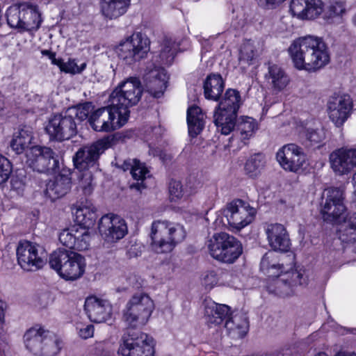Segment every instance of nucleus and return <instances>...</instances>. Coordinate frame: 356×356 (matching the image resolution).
Returning a JSON list of instances; mask_svg holds the SVG:
<instances>
[{"label": "nucleus", "mask_w": 356, "mask_h": 356, "mask_svg": "<svg viewBox=\"0 0 356 356\" xmlns=\"http://www.w3.org/2000/svg\"><path fill=\"white\" fill-rule=\"evenodd\" d=\"M118 107L110 105L97 108L90 114L88 124L97 132H112L122 127L126 123V117L120 114Z\"/></svg>", "instance_id": "ddd939ff"}, {"label": "nucleus", "mask_w": 356, "mask_h": 356, "mask_svg": "<svg viewBox=\"0 0 356 356\" xmlns=\"http://www.w3.org/2000/svg\"><path fill=\"white\" fill-rule=\"evenodd\" d=\"M172 51V48L170 44H165L161 50V54H169Z\"/></svg>", "instance_id": "680f3d73"}, {"label": "nucleus", "mask_w": 356, "mask_h": 356, "mask_svg": "<svg viewBox=\"0 0 356 356\" xmlns=\"http://www.w3.org/2000/svg\"><path fill=\"white\" fill-rule=\"evenodd\" d=\"M84 309L90 321L100 323L111 319L113 307L108 300L90 296L86 298Z\"/></svg>", "instance_id": "5701e85b"}, {"label": "nucleus", "mask_w": 356, "mask_h": 356, "mask_svg": "<svg viewBox=\"0 0 356 356\" xmlns=\"http://www.w3.org/2000/svg\"><path fill=\"white\" fill-rule=\"evenodd\" d=\"M41 54L42 56H47L51 62L52 65H56L59 63V58H56V54L54 51H52L50 49H42L41 51Z\"/></svg>", "instance_id": "4d7b16f0"}, {"label": "nucleus", "mask_w": 356, "mask_h": 356, "mask_svg": "<svg viewBox=\"0 0 356 356\" xmlns=\"http://www.w3.org/2000/svg\"><path fill=\"white\" fill-rule=\"evenodd\" d=\"M72 179L69 175L58 174L46 184L45 195L55 201L65 195L71 189Z\"/></svg>", "instance_id": "cd10ccee"}, {"label": "nucleus", "mask_w": 356, "mask_h": 356, "mask_svg": "<svg viewBox=\"0 0 356 356\" xmlns=\"http://www.w3.org/2000/svg\"><path fill=\"white\" fill-rule=\"evenodd\" d=\"M169 198L171 202H177L183 196V186L180 181L171 179L168 184Z\"/></svg>", "instance_id": "de8ad7c7"}, {"label": "nucleus", "mask_w": 356, "mask_h": 356, "mask_svg": "<svg viewBox=\"0 0 356 356\" xmlns=\"http://www.w3.org/2000/svg\"><path fill=\"white\" fill-rule=\"evenodd\" d=\"M225 81L219 73L209 74L203 82V92L206 99L217 102L225 90Z\"/></svg>", "instance_id": "c756f323"}, {"label": "nucleus", "mask_w": 356, "mask_h": 356, "mask_svg": "<svg viewBox=\"0 0 356 356\" xmlns=\"http://www.w3.org/2000/svg\"><path fill=\"white\" fill-rule=\"evenodd\" d=\"M267 254H264L261 261V268L267 270L268 279L266 286L269 293L280 297L289 296L293 293V287L298 285L307 284V278L296 269H291L282 274L283 264H272Z\"/></svg>", "instance_id": "f03ea898"}, {"label": "nucleus", "mask_w": 356, "mask_h": 356, "mask_svg": "<svg viewBox=\"0 0 356 356\" xmlns=\"http://www.w3.org/2000/svg\"><path fill=\"white\" fill-rule=\"evenodd\" d=\"M276 159L284 170L292 172L305 169L307 161L303 149L294 143L285 145L279 149Z\"/></svg>", "instance_id": "6ab92c4d"}, {"label": "nucleus", "mask_w": 356, "mask_h": 356, "mask_svg": "<svg viewBox=\"0 0 356 356\" xmlns=\"http://www.w3.org/2000/svg\"><path fill=\"white\" fill-rule=\"evenodd\" d=\"M24 340L26 349L37 356H56L61 349V340L39 325L29 329Z\"/></svg>", "instance_id": "423d86ee"}, {"label": "nucleus", "mask_w": 356, "mask_h": 356, "mask_svg": "<svg viewBox=\"0 0 356 356\" xmlns=\"http://www.w3.org/2000/svg\"><path fill=\"white\" fill-rule=\"evenodd\" d=\"M97 218V209L94 207L79 209L76 213V221L85 229L92 228Z\"/></svg>", "instance_id": "58836bf2"}, {"label": "nucleus", "mask_w": 356, "mask_h": 356, "mask_svg": "<svg viewBox=\"0 0 356 356\" xmlns=\"http://www.w3.org/2000/svg\"><path fill=\"white\" fill-rule=\"evenodd\" d=\"M83 190H84V191L86 192V190H87V188H86H86H84V189H83Z\"/></svg>", "instance_id": "774afa93"}, {"label": "nucleus", "mask_w": 356, "mask_h": 356, "mask_svg": "<svg viewBox=\"0 0 356 356\" xmlns=\"http://www.w3.org/2000/svg\"><path fill=\"white\" fill-rule=\"evenodd\" d=\"M353 22L355 25H356V13L354 15L353 17Z\"/></svg>", "instance_id": "69168bd1"}, {"label": "nucleus", "mask_w": 356, "mask_h": 356, "mask_svg": "<svg viewBox=\"0 0 356 356\" xmlns=\"http://www.w3.org/2000/svg\"><path fill=\"white\" fill-rule=\"evenodd\" d=\"M186 121L189 136L197 137L203 131L205 126L204 114L202 108L195 104L188 106L186 112Z\"/></svg>", "instance_id": "2f4dec72"}, {"label": "nucleus", "mask_w": 356, "mask_h": 356, "mask_svg": "<svg viewBox=\"0 0 356 356\" xmlns=\"http://www.w3.org/2000/svg\"><path fill=\"white\" fill-rule=\"evenodd\" d=\"M8 307V305L7 302L3 300H0V327L1 330L3 329V326L5 325L6 312Z\"/></svg>", "instance_id": "6e6d98bb"}, {"label": "nucleus", "mask_w": 356, "mask_h": 356, "mask_svg": "<svg viewBox=\"0 0 356 356\" xmlns=\"http://www.w3.org/2000/svg\"><path fill=\"white\" fill-rule=\"evenodd\" d=\"M264 78L270 88L276 94L283 91L291 81L284 69L277 64L269 65Z\"/></svg>", "instance_id": "bb28decb"}, {"label": "nucleus", "mask_w": 356, "mask_h": 356, "mask_svg": "<svg viewBox=\"0 0 356 356\" xmlns=\"http://www.w3.org/2000/svg\"><path fill=\"white\" fill-rule=\"evenodd\" d=\"M98 230L105 241L112 243L123 238L128 232V227L120 216L108 213L99 219Z\"/></svg>", "instance_id": "aec40b11"}, {"label": "nucleus", "mask_w": 356, "mask_h": 356, "mask_svg": "<svg viewBox=\"0 0 356 356\" xmlns=\"http://www.w3.org/2000/svg\"><path fill=\"white\" fill-rule=\"evenodd\" d=\"M90 234L88 231L80 232L78 229H66L60 233L58 240L70 250L81 251L89 246Z\"/></svg>", "instance_id": "393cba45"}, {"label": "nucleus", "mask_w": 356, "mask_h": 356, "mask_svg": "<svg viewBox=\"0 0 356 356\" xmlns=\"http://www.w3.org/2000/svg\"><path fill=\"white\" fill-rule=\"evenodd\" d=\"M74 108L76 111V117H77L80 121H84L87 120L88 122L89 121L90 114L96 109L92 102L88 101L79 103L74 106Z\"/></svg>", "instance_id": "c03bdc74"}, {"label": "nucleus", "mask_w": 356, "mask_h": 356, "mask_svg": "<svg viewBox=\"0 0 356 356\" xmlns=\"http://www.w3.org/2000/svg\"><path fill=\"white\" fill-rule=\"evenodd\" d=\"M130 2L131 0H102V11L106 17L115 19L127 12Z\"/></svg>", "instance_id": "c9c22d12"}, {"label": "nucleus", "mask_w": 356, "mask_h": 356, "mask_svg": "<svg viewBox=\"0 0 356 356\" xmlns=\"http://www.w3.org/2000/svg\"><path fill=\"white\" fill-rule=\"evenodd\" d=\"M149 50V39L141 33H136L120 42L116 48V53L120 59L131 65L146 58Z\"/></svg>", "instance_id": "2eb2a0df"}, {"label": "nucleus", "mask_w": 356, "mask_h": 356, "mask_svg": "<svg viewBox=\"0 0 356 356\" xmlns=\"http://www.w3.org/2000/svg\"><path fill=\"white\" fill-rule=\"evenodd\" d=\"M26 176H24V178H21L19 179L18 175H17L15 177H13L11 179L12 188L15 189H19L21 188H23L26 184Z\"/></svg>", "instance_id": "13d9d810"}, {"label": "nucleus", "mask_w": 356, "mask_h": 356, "mask_svg": "<svg viewBox=\"0 0 356 356\" xmlns=\"http://www.w3.org/2000/svg\"><path fill=\"white\" fill-rule=\"evenodd\" d=\"M323 6L322 0H291L289 12L298 19L313 20L322 14Z\"/></svg>", "instance_id": "b1692460"}, {"label": "nucleus", "mask_w": 356, "mask_h": 356, "mask_svg": "<svg viewBox=\"0 0 356 356\" xmlns=\"http://www.w3.org/2000/svg\"><path fill=\"white\" fill-rule=\"evenodd\" d=\"M154 309V302L147 294H134L122 312V320L127 325V331H140L149 321Z\"/></svg>", "instance_id": "0eeeda50"}, {"label": "nucleus", "mask_w": 356, "mask_h": 356, "mask_svg": "<svg viewBox=\"0 0 356 356\" xmlns=\"http://www.w3.org/2000/svg\"><path fill=\"white\" fill-rule=\"evenodd\" d=\"M207 247L213 259L226 264H233L243 252L241 241L222 232L214 234L208 241Z\"/></svg>", "instance_id": "1a4fd4ad"}, {"label": "nucleus", "mask_w": 356, "mask_h": 356, "mask_svg": "<svg viewBox=\"0 0 356 356\" xmlns=\"http://www.w3.org/2000/svg\"><path fill=\"white\" fill-rule=\"evenodd\" d=\"M132 133L131 131H126L122 132H117L112 136H105L103 138H108L110 145V147L115 144L116 142H125L126 139L131 137Z\"/></svg>", "instance_id": "3c124183"}, {"label": "nucleus", "mask_w": 356, "mask_h": 356, "mask_svg": "<svg viewBox=\"0 0 356 356\" xmlns=\"http://www.w3.org/2000/svg\"><path fill=\"white\" fill-rule=\"evenodd\" d=\"M225 327L232 338L243 339L249 330V321L244 314H233L232 312V314L225 321Z\"/></svg>", "instance_id": "7c9ffc66"}, {"label": "nucleus", "mask_w": 356, "mask_h": 356, "mask_svg": "<svg viewBox=\"0 0 356 356\" xmlns=\"http://www.w3.org/2000/svg\"><path fill=\"white\" fill-rule=\"evenodd\" d=\"M268 243L275 251L288 252L291 242L284 225L279 223L270 224L266 231Z\"/></svg>", "instance_id": "a878e982"}, {"label": "nucleus", "mask_w": 356, "mask_h": 356, "mask_svg": "<svg viewBox=\"0 0 356 356\" xmlns=\"http://www.w3.org/2000/svg\"><path fill=\"white\" fill-rule=\"evenodd\" d=\"M218 282V276L216 271H207L203 278V284L206 289L213 288Z\"/></svg>", "instance_id": "603ef678"}, {"label": "nucleus", "mask_w": 356, "mask_h": 356, "mask_svg": "<svg viewBox=\"0 0 356 356\" xmlns=\"http://www.w3.org/2000/svg\"><path fill=\"white\" fill-rule=\"evenodd\" d=\"M118 350L119 356H154L153 339L141 331H127Z\"/></svg>", "instance_id": "f8f14e48"}, {"label": "nucleus", "mask_w": 356, "mask_h": 356, "mask_svg": "<svg viewBox=\"0 0 356 356\" xmlns=\"http://www.w3.org/2000/svg\"><path fill=\"white\" fill-rule=\"evenodd\" d=\"M217 102L213 122L217 130L227 136L234 130L238 110L242 104L241 96L238 90L228 88Z\"/></svg>", "instance_id": "7ed1b4c3"}, {"label": "nucleus", "mask_w": 356, "mask_h": 356, "mask_svg": "<svg viewBox=\"0 0 356 356\" xmlns=\"http://www.w3.org/2000/svg\"><path fill=\"white\" fill-rule=\"evenodd\" d=\"M315 356H328L325 352H319Z\"/></svg>", "instance_id": "0e129e2a"}, {"label": "nucleus", "mask_w": 356, "mask_h": 356, "mask_svg": "<svg viewBox=\"0 0 356 356\" xmlns=\"http://www.w3.org/2000/svg\"><path fill=\"white\" fill-rule=\"evenodd\" d=\"M110 145L108 138H100L81 146L72 158L75 168L79 171H85L99 165L101 155L110 148Z\"/></svg>", "instance_id": "dca6fc26"}, {"label": "nucleus", "mask_w": 356, "mask_h": 356, "mask_svg": "<svg viewBox=\"0 0 356 356\" xmlns=\"http://www.w3.org/2000/svg\"><path fill=\"white\" fill-rule=\"evenodd\" d=\"M353 102L350 95L332 96L327 102V113L337 127H341L352 113Z\"/></svg>", "instance_id": "412c9836"}, {"label": "nucleus", "mask_w": 356, "mask_h": 356, "mask_svg": "<svg viewBox=\"0 0 356 356\" xmlns=\"http://www.w3.org/2000/svg\"><path fill=\"white\" fill-rule=\"evenodd\" d=\"M345 191L338 187H330L327 190L325 203L321 210L325 222L332 224L339 223L346 211L344 204Z\"/></svg>", "instance_id": "a211bd4d"}, {"label": "nucleus", "mask_w": 356, "mask_h": 356, "mask_svg": "<svg viewBox=\"0 0 356 356\" xmlns=\"http://www.w3.org/2000/svg\"><path fill=\"white\" fill-rule=\"evenodd\" d=\"M30 140L31 138H26L23 136V131H22L12 139L10 146L15 154H19L28 147Z\"/></svg>", "instance_id": "49530a36"}, {"label": "nucleus", "mask_w": 356, "mask_h": 356, "mask_svg": "<svg viewBox=\"0 0 356 356\" xmlns=\"http://www.w3.org/2000/svg\"><path fill=\"white\" fill-rule=\"evenodd\" d=\"M346 3L343 1H333L325 8H323V18L327 24L334 23L336 19H341L346 13Z\"/></svg>", "instance_id": "79ce46f5"}, {"label": "nucleus", "mask_w": 356, "mask_h": 356, "mask_svg": "<svg viewBox=\"0 0 356 356\" xmlns=\"http://www.w3.org/2000/svg\"><path fill=\"white\" fill-rule=\"evenodd\" d=\"M260 356H274V355L273 354H268V353H266V354H264V355H261Z\"/></svg>", "instance_id": "338daca9"}, {"label": "nucleus", "mask_w": 356, "mask_h": 356, "mask_svg": "<svg viewBox=\"0 0 356 356\" xmlns=\"http://www.w3.org/2000/svg\"><path fill=\"white\" fill-rule=\"evenodd\" d=\"M227 225L237 231L252 223L256 217L257 209L242 199L236 198L226 204L222 210Z\"/></svg>", "instance_id": "4468645a"}, {"label": "nucleus", "mask_w": 356, "mask_h": 356, "mask_svg": "<svg viewBox=\"0 0 356 356\" xmlns=\"http://www.w3.org/2000/svg\"><path fill=\"white\" fill-rule=\"evenodd\" d=\"M254 56V51L252 49L244 47L239 51V60L248 65L252 63Z\"/></svg>", "instance_id": "864d4df0"}, {"label": "nucleus", "mask_w": 356, "mask_h": 356, "mask_svg": "<svg viewBox=\"0 0 356 356\" xmlns=\"http://www.w3.org/2000/svg\"><path fill=\"white\" fill-rule=\"evenodd\" d=\"M21 17L22 33L37 31L41 26L42 19L37 5L22 3Z\"/></svg>", "instance_id": "c85d7f7f"}, {"label": "nucleus", "mask_w": 356, "mask_h": 356, "mask_svg": "<svg viewBox=\"0 0 356 356\" xmlns=\"http://www.w3.org/2000/svg\"><path fill=\"white\" fill-rule=\"evenodd\" d=\"M142 94L140 81L137 78H131L118 84L111 93L109 102L119 108V113L126 117L127 122L130 117L129 108L138 103Z\"/></svg>", "instance_id": "6e6552de"}, {"label": "nucleus", "mask_w": 356, "mask_h": 356, "mask_svg": "<svg viewBox=\"0 0 356 356\" xmlns=\"http://www.w3.org/2000/svg\"><path fill=\"white\" fill-rule=\"evenodd\" d=\"M240 136V139L244 144L254 136L258 129V124L256 120L248 116H241L236 118L234 129Z\"/></svg>", "instance_id": "f704fd0d"}, {"label": "nucleus", "mask_w": 356, "mask_h": 356, "mask_svg": "<svg viewBox=\"0 0 356 356\" xmlns=\"http://www.w3.org/2000/svg\"><path fill=\"white\" fill-rule=\"evenodd\" d=\"M27 166L40 173L56 174L60 170V157L51 147L34 145L26 153Z\"/></svg>", "instance_id": "9d476101"}, {"label": "nucleus", "mask_w": 356, "mask_h": 356, "mask_svg": "<svg viewBox=\"0 0 356 356\" xmlns=\"http://www.w3.org/2000/svg\"><path fill=\"white\" fill-rule=\"evenodd\" d=\"M186 236L184 226L166 220H155L151 227V248L157 254L170 252Z\"/></svg>", "instance_id": "39448f33"}, {"label": "nucleus", "mask_w": 356, "mask_h": 356, "mask_svg": "<svg viewBox=\"0 0 356 356\" xmlns=\"http://www.w3.org/2000/svg\"><path fill=\"white\" fill-rule=\"evenodd\" d=\"M168 73L164 68L162 67L156 71L154 76V86L149 89L154 97L160 98L163 95L168 87Z\"/></svg>", "instance_id": "a19ab883"}, {"label": "nucleus", "mask_w": 356, "mask_h": 356, "mask_svg": "<svg viewBox=\"0 0 356 356\" xmlns=\"http://www.w3.org/2000/svg\"><path fill=\"white\" fill-rule=\"evenodd\" d=\"M330 167L335 174L345 175L356 168V148L341 147L329 155Z\"/></svg>", "instance_id": "4be33fe9"}, {"label": "nucleus", "mask_w": 356, "mask_h": 356, "mask_svg": "<svg viewBox=\"0 0 356 356\" xmlns=\"http://www.w3.org/2000/svg\"><path fill=\"white\" fill-rule=\"evenodd\" d=\"M340 221L337 229L339 238L343 243L356 242V212L348 213Z\"/></svg>", "instance_id": "473e14b6"}, {"label": "nucleus", "mask_w": 356, "mask_h": 356, "mask_svg": "<svg viewBox=\"0 0 356 356\" xmlns=\"http://www.w3.org/2000/svg\"><path fill=\"white\" fill-rule=\"evenodd\" d=\"M352 182L354 188L356 189V172L353 175Z\"/></svg>", "instance_id": "e2e57ef3"}, {"label": "nucleus", "mask_w": 356, "mask_h": 356, "mask_svg": "<svg viewBox=\"0 0 356 356\" xmlns=\"http://www.w3.org/2000/svg\"><path fill=\"white\" fill-rule=\"evenodd\" d=\"M232 312L229 306L213 302L212 305L207 307L205 310L208 325L212 327L225 323V321L232 314Z\"/></svg>", "instance_id": "72a5a7b5"}, {"label": "nucleus", "mask_w": 356, "mask_h": 356, "mask_svg": "<svg viewBox=\"0 0 356 356\" xmlns=\"http://www.w3.org/2000/svg\"><path fill=\"white\" fill-rule=\"evenodd\" d=\"M132 133L131 131H126L122 132H117L112 136H105L103 138H108L110 145V147L115 144L116 142H125L126 139L131 137Z\"/></svg>", "instance_id": "8fccbe9b"}, {"label": "nucleus", "mask_w": 356, "mask_h": 356, "mask_svg": "<svg viewBox=\"0 0 356 356\" xmlns=\"http://www.w3.org/2000/svg\"><path fill=\"white\" fill-rule=\"evenodd\" d=\"M16 257L18 265L27 272L42 269L47 261V252L38 244L27 240L19 241Z\"/></svg>", "instance_id": "9b49d317"}, {"label": "nucleus", "mask_w": 356, "mask_h": 356, "mask_svg": "<svg viewBox=\"0 0 356 356\" xmlns=\"http://www.w3.org/2000/svg\"><path fill=\"white\" fill-rule=\"evenodd\" d=\"M305 145L313 149H321L325 145L326 129L321 128H306L303 132Z\"/></svg>", "instance_id": "4c0bfd02"}, {"label": "nucleus", "mask_w": 356, "mask_h": 356, "mask_svg": "<svg viewBox=\"0 0 356 356\" xmlns=\"http://www.w3.org/2000/svg\"><path fill=\"white\" fill-rule=\"evenodd\" d=\"M22 4L20 6H10L6 11V17L8 25L13 29H17L22 33L21 24Z\"/></svg>", "instance_id": "37998d69"}, {"label": "nucleus", "mask_w": 356, "mask_h": 356, "mask_svg": "<svg viewBox=\"0 0 356 356\" xmlns=\"http://www.w3.org/2000/svg\"><path fill=\"white\" fill-rule=\"evenodd\" d=\"M50 141L63 142L77 134V125L72 115L54 113L44 127Z\"/></svg>", "instance_id": "f3484780"}, {"label": "nucleus", "mask_w": 356, "mask_h": 356, "mask_svg": "<svg viewBox=\"0 0 356 356\" xmlns=\"http://www.w3.org/2000/svg\"><path fill=\"white\" fill-rule=\"evenodd\" d=\"M60 72L65 74H76L75 67L76 63L75 59L69 58L67 63L64 62L62 58H59V63L56 65Z\"/></svg>", "instance_id": "09e8293b"}, {"label": "nucleus", "mask_w": 356, "mask_h": 356, "mask_svg": "<svg viewBox=\"0 0 356 356\" xmlns=\"http://www.w3.org/2000/svg\"><path fill=\"white\" fill-rule=\"evenodd\" d=\"M13 172V163L5 156L0 154V186L9 179Z\"/></svg>", "instance_id": "a18cd8bd"}, {"label": "nucleus", "mask_w": 356, "mask_h": 356, "mask_svg": "<svg viewBox=\"0 0 356 356\" xmlns=\"http://www.w3.org/2000/svg\"><path fill=\"white\" fill-rule=\"evenodd\" d=\"M334 356H356L355 353H348L346 351H339Z\"/></svg>", "instance_id": "052dcab7"}, {"label": "nucleus", "mask_w": 356, "mask_h": 356, "mask_svg": "<svg viewBox=\"0 0 356 356\" xmlns=\"http://www.w3.org/2000/svg\"><path fill=\"white\" fill-rule=\"evenodd\" d=\"M95 327L92 324L87 325L86 327L81 328L79 331L80 337L84 339L92 337L94 334Z\"/></svg>", "instance_id": "5fc2aeb1"}, {"label": "nucleus", "mask_w": 356, "mask_h": 356, "mask_svg": "<svg viewBox=\"0 0 356 356\" xmlns=\"http://www.w3.org/2000/svg\"><path fill=\"white\" fill-rule=\"evenodd\" d=\"M266 164L265 156L261 153L251 155L245 161L244 170L245 174L252 178L257 177Z\"/></svg>", "instance_id": "ea45409f"}, {"label": "nucleus", "mask_w": 356, "mask_h": 356, "mask_svg": "<svg viewBox=\"0 0 356 356\" xmlns=\"http://www.w3.org/2000/svg\"><path fill=\"white\" fill-rule=\"evenodd\" d=\"M293 67L309 73L316 72L330 62L327 44L321 37L307 35L293 40L288 48Z\"/></svg>", "instance_id": "f257e3e1"}, {"label": "nucleus", "mask_w": 356, "mask_h": 356, "mask_svg": "<svg viewBox=\"0 0 356 356\" xmlns=\"http://www.w3.org/2000/svg\"><path fill=\"white\" fill-rule=\"evenodd\" d=\"M124 165L130 166V172L133 179L136 181H140V183L132 184L130 186L131 188H136L140 191L141 188H146L143 181L146 179L147 175L149 173V170L145 163H142L138 159H134L131 162L124 161Z\"/></svg>", "instance_id": "e433bc0d"}, {"label": "nucleus", "mask_w": 356, "mask_h": 356, "mask_svg": "<svg viewBox=\"0 0 356 356\" xmlns=\"http://www.w3.org/2000/svg\"><path fill=\"white\" fill-rule=\"evenodd\" d=\"M49 265L65 281H75L86 271V258L81 254L64 248H58L49 257Z\"/></svg>", "instance_id": "20e7f679"}, {"label": "nucleus", "mask_w": 356, "mask_h": 356, "mask_svg": "<svg viewBox=\"0 0 356 356\" xmlns=\"http://www.w3.org/2000/svg\"><path fill=\"white\" fill-rule=\"evenodd\" d=\"M86 66L87 65L86 63L81 64L79 66L76 65V67H75L76 74H81L83 70H85Z\"/></svg>", "instance_id": "bf43d9fd"}]
</instances>
